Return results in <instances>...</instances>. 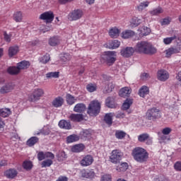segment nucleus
Instances as JSON below:
<instances>
[{
  "mask_svg": "<svg viewBox=\"0 0 181 181\" xmlns=\"http://www.w3.org/2000/svg\"><path fill=\"white\" fill-rule=\"evenodd\" d=\"M136 53H143L144 54H155L157 50L151 42L141 41L136 43L134 47Z\"/></svg>",
  "mask_w": 181,
  "mask_h": 181,
  "instance_id": "f257e3e1",
  "label": "nucleus"
},
{
  "mask_svg": "<svg viewBox=\"0 0 181 181\" xmlns=\"http://www.w3.org/2000/svg\"><path fill=\"white\" fill-rule=\"evenodd\" d=\"M132 156L136 162H138L139 163H144V162H146V160H148L149 153H148V151H146L144 148L136 147L132 150Z\"/></svg>",
  "mask_w": 181,
  "mask_h": 181,
  "instance_id": "f03ea898",
  "label": "nucleus"
},
{
  "mask_svg": "<svg viewBox=\"0 0 181 181\" xmlns=\"http://www.w3.org/2000/svg\"><path fill=\"white\" fill-rule=\"evenodd\" d=\"M30 67V62L29 61H22L17 64V66H10L7 69V73L11 76H15L21 73V70H25Z\"/></svg>",
  "mask_w": 181,
  "mask_h": 181,
  "instance_id": "7ed1b4c3",
  "label": "nucleus"
},
{
  "mask_svg": "<svg viewBox=\"0 0 181 181\" xmlns=\"http://www.w3.org/2000/svg\"><path fill=\"white\" fill-rule=\"evenodd\" d=\"M101 111V103L98 100H93L88 107L87 113L90 117H97Z\"/></svg>",
  "mask_w": 181,
  "mask_h": 181,
  "instance_id": "20e7f679",
  "label": "nucleus"
},
{
  "mask_svg": "<svg viewBox=\"0 0 181 181\" xmlns=\"http://www.w3.org/2000/svg\"><path fill=\"white\" fill-rule=\"evenodd\" d=\"M117 52L115 51H108L105 52L101 57V60H103L105 63L108 64V66H112L115 63L117 60Z\"/></svg>",
  "mask_w": 181,
  "mask_h": 181,
  "instance_id": "39448f33",
  "label": "nucleus"
},
{
  "mask_svg": "<svg viewBox=\"0 0 181 181\" xmlns=\"http://www.w3.org/2000/svg\"><path fill=\"white\" fill-rule=\"evenodd\" d=\"M45 94V91L43 89L37 88L33 90L32 94H30L28 97L29 101L30 103H36L40 100V98L43 97Z\"/></svg>",
  "mask_w": 181,
  "mask_h": 181,
  "instance_id": "423d86ee",
  "label": "nucleus"
},
{
  "mask_svg": "<svg viewBox=\"0 0 181 181\" xmlns=\"http://www.w3.org/2000/svg\"><path fill=\"white\" fill-rule=\"evenodd\" d=\"M83 15H84L83 10L75 9L69 13L68 19L71 21H78L83 18Z\"/></svg>",
  "mask_w": 181,
  "mask_h": 181,
  "instance_id": "0eeeda50",
  "label": "nucleus"
},
{
  "mask_svg": "<svg viewBox=\"0 0 181 181\" xmlns=\"http://www.w3.org/2000/svg\"><path fill=\"white\" fill-rule=\"evenodd\" d=\"M146 116L149 120L157 119L160 118V111L159 109L152 108L147 111Z\"/></svg>",
  "mask_w": 181,
  "mask_h": 181,
  "instance_id": "6e6552de",
  "label": "nucleus"
},
{
  "mask_svg": "<svg viewBox=\"0 0 181 181\" xmlns=\"http://www.w3.org/2000/svg\"><path fill=\"white\" fill-rule=\"evenodd\" d=\"M121 159H122V153L119 150H113L110 156V162L117 164Z\"/></svg>",
  "mask_w": 181,
  "mask_h": 181,
  "instance_id": "1a4fd4ad",
  "label": "nucleus"
},
{
  "mask_svg": "<svg viewBox=\"0 0 181 181\" xmlns=\"http://www.w3.org/2000/svg\"><path fill=\"white\" fill-rule=\"evenodd\" d=\"M40 19L45 21L47 23H52L54 19V14L52 11H47L40 16Z\"/></svg>",
  "mask_w": 181,
  "mask_h": 181,
  "instance_id": "9d476101",
  "label": "nucleus"
},
{
  "mask_svg": "<svg viewBox=\"0 0 181 181\" xmlns=\"http://www.w3.org/2000/svg\"><path fill=\"white\" fill-rule=\"evenodd\" d=\"M37 158L38 160L40 162L42 160H45V159H54V154L49 151L45 153L43 151H40L37 155Z\"/></svg>",
  "mask_w": 181,
  "mask_h": 181,
  "instance_id": "9b49d317",
  "label": "nucleus"
},
{
  "mask_svg": "<svg viewBox=\"0 0 181 181\" xmlns=\"http://www.w3.org/2000/svg\"><path fill=\"white\" fill-rule=\"evenodd\" d=\"M169 77V72L165 69H160L157 72V78L159 81H166Z\"/></svg>",
  "mask_w": 181,
  "mask_h": 181,
  "instance_id": "f8f14e48",
  "label": "nucleus"
},
{
  "mask_svg": "<svg viewBox=\"0 0 181 181\" xmlns=\"http://www.w3.org/2000/svg\"><path fill=\"white\" fill-rule=\"evenodd\" d=\"M93 162H94V158L91 155H87L82 158L80 160V164L81 166H90V165H93Z\"/></svg>",
  "mask_w": 181,
  "mask_h": 181,
  "instance_id": "ddd939ff",
  "label": "nucleus"
},
{
  "mask_svg": "<svg viewBox=\"0 0 181 181\" xmlns=\"http://www.w3.org/2000/svg\"><path fill=\"white\" fill-rule=\"evenodd\" d=\"M134 52H136L135 48L132 47H127L123 48L121 50L120 54L123 57H131V56L134 55Z\"/></svg>",
  "mask_w": 181,
  "mask_h": 181,
  "instance_id": "4468645a",
  "label": "nucleus"
},
{
  "mask_svg": "<svg viewBox=\"0 0 181 181\" xmlns=\"http://www.w3.org/2000/svg\"><path fill=\"white\" fill-rule=\"evenodd\" d=\"M13 88H15V84L12 83H6L1 87L0 94H8V93H11Z\"/></svg>",
  "mask_w": 181,
  "mask_h": 181,
  "instance_id": "2eb2a0df",
  "label": "nucleus"
},
{
  "mask_svg": "<svg viewBox=\"0 0 181 181\" xmlns=\"http://www.w3.org/2000/svg\"><path fill=\"white\" fill-rule=\"evenodd\" d=\"M4 175L7 179H15L18 176V170L15 168H10L5 171Z\"/></svg>",
  "mask_w": 181,
  "mask_h": 181,
  "instance_id": "dca6fc26",
  "label": "nucleus"
},
{
  "mask_svg": "<svg viewBox=\"0 0 181 181\" xmlns=\"http://www.w3.org/2000/svg\"><path fill=\"white\" fill-rule=\"evenodd\" d=\"M180 50H181V48L179 46L170 47L165 50V56L166 57H170L172 54H176L177 53H180Z\"/></svg>",
  "mask_w": 181,
  "mask_h": 181,
  "instance_id": "f3484780",
  "label": "nucleus"
},
{
  "mask_svg": "<svg viewBox=\"0 0 181 181\" xmlns=\"http://www.w3.org/2000/svg\"><path fill=\"white\" fill-rule=\"evenodd\" d=\"M69 119L72 122H81L84 119V115L83 114H71L69 117Z\"/></svg>",
  "mask_w": 181,
  "mask_h": 181,
  "instance_id": "a211bd4d",
  "label": "nucleus"
},
{
  "mask_svg": "<svg viewBox=\"0 0 181 181\" xmlns=\"http://www.w3.org/2000/svg\"><path fill=\"white\" fill-rule=\"evenodd\" d=\"M64 104V99L62 97L58 96L55 98L52 101V105L55 108H59Z\"/></svg>",
  "mask_w": 181,
  "mask_h": 181,
  "instance_id": "6ab92c4d",
  "label": "nucleus"
},
{
  "mask_svg": "<svg viewBox=\"0 0 181 181\" xmlns=\"http://www.w3.org/2000/svg\"><path fill=\"white\" fill-rule=\"evenodd\" d=\"M115 117V113L114 112H109L106 113L104 117V121L105 124L111 127L112 125V117Z\"/></svg>",
  "mask_w": 181,
  "mask_h": 181,
  "instance_id": "aec40b11",
  "label": "nucleus"
},
{
  "mask_svg": "<svg viewBox=\"0 0 181 181\" xmlns=\"http://www.w3.org/2000/svg\"><path fill=\"white\" fill-rule=\"evenodd\" d=\"M61 42H62V40L60 39V37L54 36L49 38V46H52V47L59 46Z\"/></svg>",
  "mask_w": 181,
  "mask_h": 181,
  "instance_id": "412c9836",
  "label": "nucleus"
},
{
  "mask_svg": "<svg viewBox=\"0 0 181 181\" xmlns=\"http://www.w3.org/2000/svg\"><path fill=\"white\" fill-rule=\"evenodd\" d=\"M74 112H78L81 114L86 111V104L84 103H77L74 107Z\"/></svg>",
  "mask_w": 181,
  "mask_h": 181,
  "instance_id": "4be33fe9",
  "label": "nucleus"
},
{
  "mask_svg": "<svg viewBox=\"0 0 181 181\" xmlns=\"http://www.w3.org/2000/svg\"><path fill=\"white\" fill-rule=\"evenodd\" d=\"M120 45L121 42H119V41L114 40L107 43L106 47H107L108 49H117V47H119Z\"/></svg>",
  "mask_w": 181,
  "mask_h": 181,
  "instance_id": "5701e85b",
  "label": "nucleus"
},
{
  "mask_svg": "<svg viewBox=\"0 0 181 181\" xmlns=\"http://www.w3.org/2000/svg\"><path fill=\"white\" fill-rule=\"evenodd\" d=\"M59 127L62 129H71V124H70V122H67L64 119L59 121Z\"/></svg>",
  "mask_w": 181,
  "mask_h": 181,
  "instance_id": "b1692460",
  "label": "nucleus"
},
{
  "mask_svg": "<svg viewBox=\"0 0 181 181\" xmlns=\"http://www.w3.org/2000/svg\"><path fill=\"white\" fill-rule=\"evenodd\" d=\"M143 20L138 17H133L130 23L131 28H136L142 23Z\"/></svg>",
  "mask_w": 181,
  "mask_h": 181,
  "instance_id": "393cba45",
  "label": "nucleus"
},
{
  "mask_svg": "<svg viewBox=\"0 0 181 181\" xmlns=\"http://www.w3.org/2000/svg\"><path fill=\"white\" fill-rule=\"evenodd\" d=\"M131 93H132L131 88L128 87H124L119 90V95L120 97H128V95H129Z\"/></svg>",
  "mask_w": 181,
  "mask_h": 181,
  "instance_id": "a878e982",
  "label": "nucleus"
},
{
  "mask_svg": "<svg viewBox=\"0 0 181 181\" xmlns=\"http://www.w3.org/2000/svg\"><path fill=\"white\" fill-rule=\"evenodd\" d=\"M19 52V47L12 46L8 48V56L9 57H13L16 54H18Z\"/></svg>",
  "mask_w": 181,
  "mask_h": 181,
  "instance_id": "bb28decb",
  "label": "nucleus"
},
{
  "mask_svg": "<svg viewBox=\"0 0 181 181\" xmlns=\"http://www.w3.org/2000/svg\"><path fill=\"white\" fill-rule=\"evenodd\" d=\"M134 103L132 99H126L124 103L122 104V110L123 111H127V110H129L131 105Z\"/></svg>",
  "mask_w": 181,
  "mask_h": 181,
  "instance_id": "cd10ccee",
  "label": "nucleus"
},
{
  "mask_svg": "<svg viewBox=\"0 0 181 181\" xmlns=\"http://www.w3.org/2000/svg\"><path fill=\"white\" fill-rule=\"evenodd\" d=\"M83 151H84V146L81 144H76L71 148V151L75 152L76 153H78V152H83Z\"/></svg>",
  "mask_w": 181,
  "mask_h": 181,
  "instance_id": "c85d7f7f",
  "label": "nucleus"
},
{
  "mask_svg": "<svg viewBox=\"0 0 181 181\" xmlns=\"http://www.w3.org/2000/svg\"><path fill=\"white\" fill-rule=\"evenodd\" d=\"M148 94H149V88L148 86H144L139 89V95L141 97L144 98L145 95H148Z\"/></svg>",
  "mask_w": 181,
  "mask_h": 181,
  "instance_id": "c756f323",
  "label": "nucleus"
},
{
  "mask_svg": "<svg viewBox=\"0 0 181 181\" xmlns=\"http://www.w3.org/2000/svg\"><path fill=\"white\" fill-rule=\"evenodd\" d=\"M119 30L117 27H115L110 30L109 35L112 38L118 37L119 36Z\"/></svg>",
  "mask_w": 181,
  "mask_h": 181,
  "instance_id": "7c9ffc66",
  "label": "nucleus"
},
{
  "mask_svg": "<svg viewBox=\"0 0 181 181\" xmlns=\"http://www.w3.org/2000/svg\"><path fill=\"white\" fill-rule=\"evenodd\" d=\"M11 114H12V112H11V109L9 108L0 109V117H3V118H6V117H9Z\"/></svg>",
  "mask_w": 181,
  "mask_h": 181,
  "instance_id": "2f4dec72",
  "label": "nucleus"
},
{
  "mask_svg": "<svg viewBox=\"0 0 181 181\" xmlns=\"http://www.w3.org/2000/svg\"><path fill=\"white\" fill-rule=\"evenodd\" d=\"M150 138L151 136H149V134L143 133L138 136V141L139 142H141V143L146 142V141H148Z\"/></svg>",
  "mask_w": 181,
  "mask_h": 181,
  "instance_id": "473e14b6",
  "label": "nucleus"
},
{
  "mask_svg": "<svg viewBox=\"0 0 181 181\" xmlns=\"http://www.w3.org/2000/svg\"><path fill=\"white\" fill-rule=\"evenodd\" d=\"M135 32L131 30H127L122 33V37L123 39H129V37H132V36H134Z\"/></svg>",
  "mask_w": 181,
  "mask_h": 181,
  "instance_id": "72a5a7b5",
  "label": "nucleus"
},
{
  "mask_svg": "<svg viewBox=\"0 0 181 181\" xmlns=\"http://www.w3.org/2000/svg\"><path fill=\"white\" fill-rule=\"evenodd\" d=\"M39 142V138L36 136H33L30 137L28 141H27V145L28 146H33L34 145H36Z\"/></svg>",
  "mask_w": 181,
  "mask_h": 181,
  "instance_id": "f704fd0d",
  "label": "nucleus"
},
{
  "mask_svg": "<svg viewBox=\"0 0 181 181\" xmlns=\"http://www.w3.org/2000/svg\"><path fill=\"white\" fill-rule=\"evenodd\" d=\"M80 138L76 134H71L66 138L67 144H72V142H77Z\"/></svg>",
  "mask_w": 181,
  "mask_h": 181,
  "instance_id": "c9c22d12",
  "label": "nucleus"
},
{
  "mask_svg": "<svg viewBox=\"0 0 181 181\" xmlns=\"http://www.w3.org/2000/svg\"><path fill=\"white\" fill-rule=\"evenodd\" d=\"M66 100L69 105H73V104H74V103L77 101V99H75L74 96L71 95L69 93L66 94Z\"/></svg>",
  "mask_w": 181,
  "mask_h": 181,
  "instance_id": "e433bc0d",
  "label": "nucleus"
},
{
  "mask_svg": "<svg viewBox=\"0 0 181 181\" xmlns=\"http://www.w3.org/2000/svg\"><path fill=\"white\" fill-rule=\"evenodd\" d=\"M51 165H53V159L48 158L41 163V168H50Z\"/></svg>",
  "mask_w": 181,
  "mask_h": 181,
  "instance_id": "4c0bfd02",
  "label": "nucleus"
},
{
  "mask_svg": "<svg viewBox=\"0 0 181 181\" xmlns=\"http://www.w3.org/2000/svg\"><path fill=\"white\" fill-rule=\"evenodd\" d=\"M105 104L108 108H115L117 107V103H115L111 98H107L106 99Z\"/></svg>",
  "mask_w": 181,
  "mask_h": 181,
  "instance_id": "58836bf2",
  "label": "nucleus"
},
{
  "mask_svg": "<svg viewBox=\"0 0 181 181\" xmlns=\"http://www.w3.org/2000/svg\"><path fill=\"white\" fill-rule=\"evenodd\" d=\"M82 176L83 177L93 179V177H94V176H95V173H94V171L88 170V171L83 173Z\"/></svg>",
  "mask_w": 181,
  "mask_h": 181,
  "instance_id": "ea45409f",
  "label": "nucleus"
},
{
  "mask_svg": "<svg viewBox=\"0 0 181 181\" xmlns=\"http://www.w3.org/2000/svg\"><path fill=\"white\" fill-rule=\"evenodd\" d=\"M128 169V163H122L119 166L117 167V172H125Z\"/></svg>",
  "mask_w": 181,
  "mask_h": 181,
  "instance_id": "a19ab883",
  "label": "nucleus"
},
{
  "mask_svg": "<svg viewBox=\"0 0 181 181\" xmlns=\"http://www.w3.org/2000/svg\"><path fill=\"white\" fill-rule=\"evenodd\" d=\"M50 61V55L49 54H46L43 57H40L39 62L42 63V64H46L48 62Z\"/></svg>",
  "mask_w": 181,
  "mask_h": 181,
  "instance_id": "79ce46f5",
  "label": "nucleus"
},
{
  "mask_svg": "<svg viewBox=\"0 0 181 181\" xmlns=\"http://www.w3.org/2000/svg\"><path fill=\"white\" fill-rule=\"evenodd\" d=\"M127 135V133H125L124 131L117 130L115 132V137L117 139H124Z\"/></svg>",
  "mask_w": 181,
  "mask_h": 181,
  "instance_id": "37998d69",
  "label": "nucleus"
},
{
  "mask_svg": "<svg viewBox=\"0 0 181 181\" xmlns=\"http://www.w3.org/2000/svg\"><path fill=\"white\" fill-rule=\"evenodd\" d=\"M59 72L54 71V72H48L46 74L47 78H59Z\"/></svg>",
  "mask_w": 181,
  "mask_h": 181,
  "instance_id": "c03bdc74",
  "label": "nucleus"
},
{
  "mask_svg": "<svg viewBox=\"0 0 181 181\" xmlns=\"http://www.w3.org/2000/svg\"><path fill=\"white\" fill-rule=\"evenodd\" d=\"M163 13V9L162 8L158 7L156 9H153L149 12L153 16H156L158 15H160V13Z\"/></svg>",
  "mask_w": 181,
  "mask_h": 181,
  "instance_id": "a18cd8bd",
  "label": "nucleus"
},
{
  "mask_svg": "<svg viewBox=\"0 0 181 181\" xmlns=\"http://www.w3.org/2000/svg\"><path fill=\"white\" fill-rule=\"evenodd\" d=\"M22 12L21 11H16L13 14V19L16 21V22H21L22 21Z\"/></svg>",
  "mask_w": 181,
  "mask_h": 181,
  "instance_id": "49530a36",
  "label": "nucleus"
},
{
  "mask_svg": "<svg viewBox=\"0 0 181 181\" xmlns=\"http://www.w3.org/2000/svg\"><path fill=\"white\" fill-rule=\"evenodd\" d=\"M23 168L25 169V170H30L32 168H33V164H32L31 161H24Z\"/></svg>",
  "mask_w": 181,
  "mask_h": 181,
  "instance_id": "de8ad7c7",
  "label": "nucleus"
},
{
  "mask_svg": "<svg viewBox=\"0 0 181 181\" xmlns=\"http://www.w3.org/2000/svg\"><path fill=\"white\" fill-rule=\"evenodd\" d=\"M40 134H42V135H49L50 134V129L48 127H44L40 130V132L37 133V135H40Z\"/></svg>",
  "mask_w": 181,
  "mask_h": 181,
  "instance_id": "09e8293b",
  "label": "nucleus"
},
{
  "mask_svg": "<svg viewBox=\"0 0 181 181\" xmlns=\"http://www.w3.org/2000/svg\"><path fill=\"white\" fill-rule=\"evenodd\" d=\"M86 89L89 93H94V91H97V85L89 83L86 86Z\"/></svg>",
  "mask_w": 181,
  "mask_h": 181,
  "instance_id": "8fccbe9b",
  "label": "nucleus"
},
{
  "mask_svg": "<svg viewBox=\"0 0 181 181\" xmlns=\"http://www.w3.org/2000/svg\"><path fill=\"white\" fill-rule=\"evenodd\" d=\"M149 6V1H145V2H142L141 3L138 7L137 9L138 11H144V9H145V8H147V6Z\"/></svg>",
  "mask_w": 181,
  "mask_h": 181,
  "instance_id": "3c124183",
  "label": "nucleus"
},
{
  "mask_svg": "<svg viewBox=\"0 0 181 181\" xmlns=\"http://www.w3.org/2000/svg\"><path fill=\"white\" fill-rule=\"evenodd\" d=\"M81 138H90L91 137V132L90 130H83L81 132Z\"/></svg>",
  "mask_w": 181,
  "mask_h": 181,
  "instance_id": "603ef678",
  "label": "nucleus"
},
{
  "mask_svg": "<svg viewBox=\"0 0 181 181\" xmlns=\"http://www.w3.org/2000/svg\"><path fill=\"white\" fill-rule=\"evenodd\" d=\"M71 59V57L69 53H65L63 54V56L61 57L62 62H64V63H66L67 62H70V59Z\"/></svg>",
  "mask_w": 181,
  "mask_h": 181,
  "instance_id": "864d4df0",
  "label": "nucleus"
},
{
  "mask_svg": "<svg viewBox=\"0 0 181 181\" xmlns=\"http://www.w3.org/2000/svg\"><path fill=\"white\" fill-rule=\"evenodd\" d=\"M149 33H151V28L144 26L143 30H141V35L148 36Z\"/></svg>",
  "mask_w": 181,
  "mask_h": 181,
  "instance_id": "5fc2aeb1",
  "label": "nucleus"
},
{
  "mask_svg": "<svg viewBox=\"0 0 181 181\" xmlns=\"http://www.w3.org/2000/svg\"><path fill=\"white\" fill-rule=\"evenodd\" d=\"M175 39H176V37H165L163 39V43L165 45H170Z\"/></svg>",
  "mask_w": 181,
  "mask_h": 181,
  "instance_id": "6e6d98bb",
  "label": "nucleus"
},
{
  "mask_svg": "<svg viewBox=\"0 0 181 181\" xmlns=\"http://www.w3.org/2000/svg\"><path fill=\"white\" fill-rule=\"evenodd\" d=\"M159 140L162 142H165V141H169V137L166 136V134L158 133Z\"/></svg>",
  "mask_w": 181,
  "mask_h": 181,
  "instance_id": "4d7b16f0",
  "label": "nucleus"
},
{
  "mask_svg": "<svg viewBox=\"0 0 181 181\" xmlns=\"http://www.w3.org/2000/svg\"><path fill=\"white\" fill-rule=\"evenodd\" d=\"M174 168L177 172H181V161H177L174 165Z\"/></svg>",
  "mask_w": 181,
  "mask_h": 181,
  "instance_id": "13d9d810",
  "label": "nucleus"
},
{
  "mask_svg": "<svg viewBox=\"0 0 181 181\" xmlns=\"http://www.w3.org/2000/svg\"><path fill=\"white\" fill-rule=\"evenodd\" d=\"M170 132H172V129H170V127H165L162 130V134L163 135H169Z\"/></svg>",
  "mask_w": 181,
  "mask_h": 181,
  "instance_id": "bf43d9fd",
  "label": "nucleus"
},
{
  "mask_svg": "<svg viewBox=\"0 0 181 181\" xmlns=\"http://www.w3.org/2000/svg\"><path fill=\"white\" fill-rule=\"evenodd\" d=\"M141 80H148V78H151V76L148 73H143L141 75Z\"/></svg>",
  "mask_w": 181,
  "mask_h": 181,
  "instance_id": "052dcab7",
  "label": "nucleus"
},
{
  "mask_svg": "<svg viewBox=\"0 0 181 181\" xmlns=\"http://www.w3.org/2000/svg\"><path fill=\"white\" fill-rule=\"evenodd\" d=\"M100 181H111V175H103Z\"/></svg>",
  "mask_w": 181,
  "mask_h": 181,
  "instance_id": "680f3d73",
  "label": "nucleus"
},
{
  "mask_svg": "<svg viewBox=\"0 0 181 181\" xmlns=\"http://www.w3.org/2000/svg\"><path fill=\"white\" fill-rule=\"evenodd\" d=\"M4 40H6V42H11V35H8L6 32H4Z\"/></svg>",
  "mask_w": 181,
  "mask_h": 181,
  "instance_id": "e2e57ef3",
  "label": "nucleus"
},
{
  "mask_svg": "<svg viewBox=\"0 0 181 181\" xmlns=\"http://www.w3.org/2000/svg\"><path fill=\"white\" fill-rule=\"evenodd\" d=\"M160 23H161L162 26H164L165 25H169V23H170V21L169 20V18H164L162 20Z\"/></svg>",
  "mask_w": 181,
  "mask_h": 181,
  "instance_id": "0e129e2a",
  "label": "nucleus"
},
{
  "mask_svg": "<svg viewBox=\"0 0 181 181\" xmlns=\"http://www.w3.org/2000/svg\"><path fill=\"white\" fill-rule=\"evenodd\" d=\"M115 117L118 119L125 118V114L122 112H118L115 115Z\"/></svg>",
  "mask_w": 181,
  "mask_h": 181,
  "instance_id": "69168bd1",
  "label": "nucleus"
},
{
  "mask_svg": "<svg viewBox=\"0 0 181 181\" xmlns=\"http://www.w3.org/2000/svg\"><path fill=\"white\" fill-rule=\"evenodd\" d=\"M56 181H69V178L66 176H59Z\"/></svg>",
  "mask_w": 181,
  "mask_h": 181,
  "instance_id": "338daca9",
  "label": "nucleus"
},
{
  "mask_svg": "<svg viewBox=\"0 0 181 181\" xmlns=\"http://www.w3.org/2000/svg\"><path fill=\"white\" fill-rule=\"evenodd\" d=\"M155 181H169V180L165 177H160L158 178H156Z\"/></svg>",
  "mask_w": 181,
  "mask_h": 181,
  "instance_id": "774afa93",
  "label": "nucleus"
}]
</instances>
